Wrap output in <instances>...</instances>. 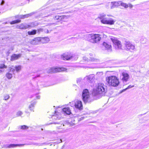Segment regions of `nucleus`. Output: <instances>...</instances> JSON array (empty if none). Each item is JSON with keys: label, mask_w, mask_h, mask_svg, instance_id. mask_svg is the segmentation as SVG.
Wrapping results in <instances>:
<instances>
[{"label": "nucleus", "mask_w": 149, "mask_h": 149, "mask_svg": "<svg viewBox=\"0 0 149 149\" xmlns=\"http://www.w3.org/2000/svg\"><path fill=\"white\" fill-rule=\"evenodd\" d=\"M23 114L22 112L21 111H19L17 112L16 115L17 116H20Z\"/></svg>", "instance_id": "obj_32"}, {"label": "nucleus", "mask_w": 149, "mask_h": 149, "mask_svg": "<svg viewBox=\"0 0 149 149\" xmlns=\"http://www.w3.org/2000/svg\"><path fill=\"white\" fill-rule=\"evenodd\" d=\"M103 46L106 49L110 50V49H111V45L104 42L103 44Z\"/></svg>", "instance_id": "obj_21"}, {"label": "nucleus", "mask_w": 149, "mask_h": 149, "mask_svg": "<svg viewBox=\"0 0 149 149\" xmlns=\"http://www.w3.org/2000/svg\"><path fill=\"white\" fill-rule=\"evenodd\" d=\"M64 18V16L56 15L54 17V19L55 20H58V21H60Z\"/></svg>", "instance_id": "obj_22"}, {"label": "nucleus", "mask_w": 149, "mask_h": 149, "mask_svg": "<svg viewBox=\"0 0 149 149\" xmlns=\"http://www.w3.org/2000/svg\"><path fill=\"white\" fill-rule=\"evenodd\" d=\"M81 79L80 78L78 79L77 80V82L78 83V82H80L81 81Z\"/></svg>", "instance_id": "obj_38"}, {"label": "nucleus", "mask_w": 149, "mask_h": 149, "mask_svg": "<svg viewBox=\"0 0 149 149\" xmlns=\"http://www.w3.org/2000/svg\"><path fill=\"white\" fill-rule=\"evenodd\" d=\"M21 56V54H13L11 56V60L14 61L15 60H17Z\"/></svg>", "instance_id": "obj_19"}, {"label": "nucleus", "mask_w": 149, "mask_h": 149, "mask_svg": "<svg viewBox=\"0 0 149 149\" xmlns=\"http://www.w3.org/2000/svg\"><path fill=\"white\" fill-rule=\"evenodd\" d=\"M121 77L123 82H126L129 79V75L126 72H123L122 73V76Z\"/></svg>", "instance_id": "obj_14"}, {"label": "nucleus", "mask_w": 149, "mask_h": 149, "mask_svg": "<svg viewBox=\"0 0 149 149\" xmlns=\"http://www.w3.org/2000/svg\"><path fill=\"white\" fill-rule=\"evenodd\" d=\"M37 33V31L36 30H33L31 31H29L28 33L29 35H35Z\"/></svg>", "instance_id": "obj_24"}, {"label": "nucleus", "mask_w": 149, "mask_h": 149, "mask_svg": "<svg viewBox=\"0 0 149 149\" xmlns=\"http://www.w3.org/2000/svg\"><path fill=\"white\" fill-rule=\"evenodd\" d=\"M75 107L79 110H81L83 109V106L81 101L77 100L74 102Z\"/></svg>", "instance_id": "obj_11"}, {"label": "nucleus", "mask_w": 149, "mask_h": 149, "mask_svg": "<svg viewBox=\"0 0 149 149\" xmlns=\"http://www.w3.org/2000/svg\"><path fill=\"white\" fill-rule=\"evenodd\" d=\"M107 16H112L111 15H107Z\"/></svg>", "instance_id": "obj_44"}, {"label": "nucleus", "mask_w": 149, "mask_h": 149, "mask_svg": "<svg viewBox=\"0 0 149 149\" xmlns=\"http://www.w3.org/2000/svg\"><path fill=\"white\" fill-rule=\"evenodd\" d=\"M106 82L110 86L116 87L119 84V81L118 78L115 76L109 77L106 78Z\"/></svg>", "instance_id": "obj_2"}, {"label": "nucleus", "mask_w": 149, "mask_h": 149, "mask_svg": "<svg viewBox=\"0 0 149 149\" xmlns=\"http://www.w3.org/2000/svg\"><path fill=\"white\" fill-rule=\"evenodd\" d=\"M120 5L124 7L125 8H127L128 7V5L127 3L121 2Z\"/></svg>", "instance_id": "obj_28"}, {"label": "nucleus", "mask_w": 149, "mask_h": 149, "mask_svg": "<svg viewBox=\"0 0 149 149\" xmlns=\"http://www.w3.org/2000/svg\"><path fill=\"white\" fill-rule=\"evenodd\" d=\"M83 59L84 61L87 62H88L90 61L95 62H98L99 61V60L98 59H96L93 58H91L90 59H88L86 56L84 57Z\"/></svg>", "instance_id": "obj_17"}, {"label": "nucleus", "mask_w": 149, "mask_h": 149, "mask_svg": "<svg viewBox=\"0 0 149 149\" xmlns=\"http://www.w3.org/2000/svg\"><path fill=\"white\" fill-rule=\"evenodd\" d=\"M63 126H64V125H63Z\"/></svg>", "instance_id": "obj_48"}, {"label": "nucleus", "mask_w": 149, "mask_h": 149, "mask_svg": "<svg viewBox=\"0 0 149 149\" xmlns=\"http://www.w3.org/2000/svg\"><path fill=\"white\" fill-rule=\"evenodd\" d=\"M9 72H10V73L12 72V74H14V72L15 71V68H13L11 67H9Z\"/></svg>", "instance_id": "obj_30"}, {"label": "nucleus", "mask_w": 149, "mask_h": 149, "mask_svg": "<svg viewBox=\"0 0 149 149\" xmlns=\"http://www.w3.org/2000/svg\"><path fill=\"white\" fill-rule=\"evenodd\" d=\"M37 25L35 24L34 22H32L31 23V25H29L26 24H21L19 26H17V28H19L21 29H26L29 27H33L36 26Z\"/></svg>", "instance_id": "obj_9"}, {"label": "nucleus", "mask_w": 149, "mask_h": 149, "mask_svg": "<svg viewBox=\"0 0 149 149\" xmlns=\"http://www.w3.org/2000/svg\"><path fill=\"white\" fill-rule=\"evenodd\" d=\"M130 7V8H132L133 6L131 4H129L128 6V7Z\"/></svg>", "instance_id": "obj_41"}, {"label": "nucleus", "mask_w": 149, "mask_h": 149, "mask_svg": "<svg viewBox=\"0 0 149 149\" xmlns=\"http://www.w3.org/2000/svg\"><path fill=\"white\" fill-rule=\"evenodd\" d=\"M35 13L34 12H32L31 13H30L28 14H26L25 15H24V19L26 18H27L29 17L30 16H31L32 15H33Z\"/></svg>", "instance_id": "obj_26"}, {"label": "nucleus", "mask_w": 149, "mask_h": 149, "mask_svg": "<svg viewBox=\"0 0 149 149\" xmlns=\"http://www.w3.org/2000/svg\"><path fill=\"white\" fill-rule=\"evenodd\" d=\"M21 21V20H20L18 19L12 21L10 22V24H14L16 23H19Z\"/></svg>", "instance_id": "obj_29"}, {"label": "nucleus", "mask_w": 149, "mask_h": 149, "mask_svg": "<svg viewBox=\"0 0 149 149\" xmlns=\"http://www.w3.org/2000/svg\"><path fill=\"white\" fill-rule=\"evenodd\" d=\"M41 38L37 37L32 40L31 41V43L34 45H39L41 43Z\"/></svg>", "instance_id": "obj_12"}, {"label": "nucleus", "mask_w": 149, "mask_h": 149, "mask_svg": "<svg viewBox=\"0 0 149 149\" xmlns=\"http://www.w3.org/2000/svg\"><path fill=\"white\" fill-rule=\"evenodd\" d=\"M84 118V117L83 116L80 117L78 118V121H81L83 120Z\"/></svg>", "instance_id": "obj_36"}, {"label": "nucleus", "mask_w": 149, "mask_h": 149, "mask_svg": "<svg viewBox=\"0 0 149 149\" xmlns=\"http://www.w3.org/2000/svg\"><path fill=\"white\" fill-rule=\"evenodd\" d=\"M125 44L126 48L128 50L132 52L135 49V46L131 42L129 41L126 40L125 42Z\"/></svg>", "instance_id": "obj_8"}, {"label": "nucleus", "mask_w": 149, "mask_h": 149, "mask_svg": "<svg viewBox=\"0 0 149 149\" xmlns=\"http://www.w3.org/2000/svg\"><path fill=\"white\" fill-rule=\"evenodd\" d=\"M15 69L17 72H19L21 70V65H18L17 66H15Z\"/></svg>", "instance_id": "obj_27"}, {"label": "nucleus", "mask_w": 149, "mask_h": 149, "mask_svg": "<svg viewBox=\"0 0 149 149\" xmlns=\"http://www.w3.org/2000/svg\"><path fill=\"white\" fill-rule=\"evenodd\" d=\"M9 97V96L8 95H6L4 96V99L5 100H7L8 99Z\"/></svg>", "instance_id": "obj_35"}, {"label": "nucleus", "mask_w": 149, "mask_h": 149, "mask_svg": "<svg viewBox=\"0 0 149 149\" xmlns=\"http://www.w3.org/2000/svg\"><path fill=\"white\" fill-rule=\"evenodd\" d=\"M26 145L25 144H10L9 145H6V147L7 148H14L15 147H17V146H24V145Z\"/></svg>", "instance_id": "obj_15"}, {"label": "nucleus", "mask_w": 149, "mask_h": 149, "mask_svg": "<svg viewBox=\"0 0 149 149\" xmlns=\"http://www.w3.org/2000/svg\"><path fill=\"white\" fill-rule=\"evenodd\" d=\"M90 37L91 38L90 41L93 43H96L100 41L101 39V37L99 34L90 35Z\"/></svg>", "instance_id": "obj_7"}, {"label": "nucleus", "mask_w": 149, "mask_h": 149, "mask_svg": "<svg viewBox=\"0 0 149 149\" xmlns=\"http://www.w3.org/2000/svg\"><path fill=\"white\" fill-rule=\"evenodd\" d=\"M37 99H39L40 98V96L39 95H35Z\"/></svg>", "instance_id": "obj_39"}, {"label": "nucleus", "mask_w": 149, "mask_h": 149, "mask_svg": "<svg viewBox=\"0 0 149 149\" xmlns=\"http://www.w3.org/2000/svg\"><path fill=\"white\" fill-rule=\"evenodd\" d=\"M32 144H33V145H36V143H32Z\"/></svg>", "instance_id": "obj_45"}, {"label": "nucleus", "mask_w": 149, "mask_h": 149, "mask_svg": "<svg viewBox=\"0 0 149 149\" xmlns=\"http://www.w3.org/2000/svg\"><path fill=\"white\" fill-rule=\"evenodd\" d=\"M134 87V86H131V85H129V86H128L125 89H123V92H124V91H126V90L127 89H128L129 88H131L132 87Z\"/></svg>", "instance_id": "obj_34"}, {"label": "nucleus", "mask_w": 149, "mask_h": 149, "mask_svg": "<svg viewBox=\"0 0 149 149\" xmlns=\"http://www.w3.org/2000/svg\"><path fill=\"white\" fill-rule=\"evenodd\" d=\"M46 32L47 33H48V32H49V31L48 30H46Z\"/></svg>", "instance_id": "obj_43"}, {"label": "nucleus", "mask_w": 149, "mask_h": 149, "mask_svg": "<svg viewBox=\"0 0 149 149\" xmlns=\"http://www.w3.org/2000/svg\"><path fill=\"white\" fill-rule=\"evenodd\" d=\"M121 1L117 2H112V6L111 7V9H113L115 7H117L120 5Z\"/></svg>", "instance_id": "obj_16"}, {"label": "nucleus", "mask_w": 149, "mask_h": 149, "mask_svg": "<svg viewBox=\"0 0 149 149\" xmlns=\"http://www.w3.org/2000/svg\"><path fill=\"white\" fill-rule=\"evenodd\" d=\"M4 3H5L4 1V0H3L0 3V5L1 6H2L4 4Z\"/></svg>", "instance_id": "obj_37"}, {"label": "nucleus", "mask_w": 149, "mask_h": 149, "mask_svg": "<svg viewBox=\"0 0 149 149\" xmlns=\"http://www.w3.org/2000/svg\"><path fill=\"white\" fill-rule=\"evenodd\" d=\"M15 17L21 19H24V16L23 15H17L15 16Z\"/></svg>", "instance_id": "obj_33"}, {"label": "nucleus", "mask_w": 149, "mask_h": 149, "mask_svg": "<svg viewBox=\"0 0 149 149\" xmlns=\"http://www.w3.org/2000/svg\"><path fill=\"white\" fill-rule=\"evenodd\" d=\"M19 127L21 129L23 130L27 129L28 128V127L25 125H23L19 126Z\"/></svg>", "instance_id": "obj_31"}, {"label": "nucleus", "mask_w": 149, "mask_h": 149, "mask_svg": "<svg viewBox=\"0 0 149 149\" xmlns=\"http://www.w3.org/2000/svg\"><path fill=\"white\" fill-rule=\"evenodd\" d=\"M36 101H32L31 102V104L29 107V108L30 110L31 111H34L33 109L34 107V106L36 104Z\"/></svg>", "instance_id": "obj_20"}, {"label": "nucleus", "mask_w": 149, "mask_h": 149, "mask_svg": "<svg viewBox=\"0 0 149 149\" xmlns=\"http://www.w3.org/2000/svg\"><path fill=\"white\" fill-rule=\"evenodd\" d=\"M82 100L84 103H90L93 101L87 89H85L82 92Z\"/></svg>", "instance_id": "obj_4"}, {"label": "nucleus", "mask_w": 149, "mask_h": 149, "mask_svg": "<svg viewBox=\"0 0 149 149\" xmlns=\"http://www.w3.org/2000/svg\"><path fill=\"white\" fill-rule=\"evenodd\" d=\"M42 31V29H40L38 30V32L39 33L40 31Z\"/></svg>", "instance_id": "obj_42"}, {"label": "nucleus", "mask_w": 149, "mask_h": 149, "mask_svg": "<svg viewBox=\"0 0 149 149\" xmlns=\"http://www.w3.org/2000/svg\"><path fill=\"white\" fill-rule=\"evenodd\" d=\"M72 54L68 53H65L61 56V58L63 60H69L72 58Z\"/></svg>", "instance_id": "obj_13"}, {"label": "nucleus", "mask_w": 149, "mask_h": 149, "mask_svg": "<svg viewBox=\"0 0 149 149\" xmlns=\"http://www.w3.org/2000/svg\"><path fill=\"white\" fill-rule=\"evenodd\" d=\"M106 15L104 13L100 14L98 17L101 19V22L104 24L113 25L114 24L116 21L111 18L107 19L105 17Z\"/></svg>", "instance_id": "obj_3"}, {"label": "nucleus", "mask_w": 149, "mask_h": 149, "mask_svg": "<svg viewBox=\"0 0 149 149\" xmlns=\"http://www.w3.org/2000/svg\"><path fill=\"white\" fill-rule=\"evenodd\" d=\"M67 69L64 68H50L48 71L49 73H55L57 72L61 71H66Z\"/></svg>", "instance_id": "obj_5"}, {"label": "nucleus", "mask_w": 149, "mask_h": 149, "mask_svg": "<svg viewBox=\"0 0 149 149\" xmlns=\"http://www.w3.org/2000/svg\"><path fill=\"white\" fill-rule=\"evenodd\" d=\"M56 117V116H55V115H53V116H52V118H54V119H57L58 118L56 117V118H55V117Z\"/></svg>", "instance_id": "obj_40"}, {"label": "nucleus", "mask_w": 149, "mask_h": 149, "mask_svg": "<svg viewBox=\"0 0 149 149\" xmlns=\"http://www.w3.org/2000/svg\"><path fill=\"white\" fill-rule=\"evenodd\" d=\"M107 92L106 86L103 84H98L95 88L94 89L92 92V95L94 96H96L97 98H100L105 95Z\"/></svg>", "instance_id": "obj_1"}, {"label": "nucleus", "mask_w": 149, "mask_h": 149, "mask_svg": "<svg viewBox=\"0 0 149 149\" xmlns=\"http://www.w3.org/2000/svg\"><path fill=\"white\" fill-rule=\"evenodd\" d=\"M111 40L113 44V46L115 49H118L121 48L122 45L120 41L115 38H111Z\"/></svg>", "instance_id": "obj_6"}, {"label": "nucleus", "mask_w": 149, "mask_h": 149, "mask_svg": "<svg viewBox=\"0 0 149 149\" xmlns=\"http://www.w3.org/2000/svg\"><path fill=\"white\" fill-rule=\"evenodd\" d=\"M87 82L89 83L93 84L95 79V75L91 74L86 76L85 78Z\"/></svg>", "instance_id": "obj_10"}, {"label": "nucleus", "mask_w": 149, "mask_h": 149, "mask_svg": "<svg viewBox=\"0 0 149 149\" xmlns=\"http://www.w3.org/2000/svg\"><path fill=\"white\" fill-rule=\"evenodd\" d=\"M41 43H46L49 41V38H41Z\"/></svg>", "instance_id": "obj_23"}, {"label": "nucleus", "mask_w": 149, "mask_h": 149, "mask_svg": "<svg viewBox=\"0 0 149 149\" xmlns=\"http://www.w3.org/2000/svg\"><path fill=\"white\" fill-rule=\"evenodd\" d=\"M62 110L64 113L67 115H70L71 113V111L68 107H65Z\"/></svg>", "instance_id": "obj_18"}, {"label": "nucleus", "mask_w": 149, "mask_h": 149, "mask_svg": "<svg viewBox=\"0 0 149 149\" xmlns=\"http://www.w3.org/2000/svg\"><path fill=\"white\" fill-rule=\"evenodd\" d=\"M57 9H56V10H55V9H54V10H52V11H53L56 10Z\"/></svg>", "instance_id": "obj_46"}, {"label": "nucleus", "mask_w": 149, "mask_h": 149, "mask_svg": "<svg viewBox=\"0 0 149 149\" xmlns=\"http://www.w3.org/2000/svg\"><path fill=\"white\" fill-rule=\"evenodd\" d=\"M58 123H54V124H58Z\"/></svg>", "instance_id": "obj_47"}, {"label": "nucleus", "mask_w": 149, "mask_h": 149, "mask_svg": "<svg viewBox=\"0 0 149 149\" xmlns=\"http://www.w3.org/2000/svg\"><path fill=\"white\" fill-rule=\"evenodd\" d=\"M44 149H46V148H44Z\"/></svg>", "instance_id": "obj_49"}, {"label": "nucleus", "mask_w": 149, "mask_h": 149, "mask_svg": "<svg viewBox=\"0 0 149 149\" xmlns=\"http://www.w3.org/2000/svg\"><path fill=\"white\" fill-rule=\"evenodd\" d=\"M12 74H13L12 73L8 72L6 74V76L8 79H10L12 77Z\"/></svg>", "instance_id": "obj_25"}]
</instances>
